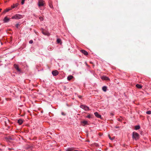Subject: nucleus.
Here are the masks:
<instances>
[{"label":"nucleus","mask_w":151,"mask_h":151,"mask_svg":"<svg viewBox=\"0 0 151 151\" xmlns=\"http://www.w3.org/2000/svg\"><path fill=\"white\" fill-rule=\"evenodd\" d=\"M132 134V137L133 139H134L135 140H137L139 138V135L137 133L135 132H133Z\"/></svg>","instance_id":"obj_1"},{"label":"nucleus","mask_w":151,"mask_h":151,"mask_svg":"<svg viewBox=\"0 0 151 151\" xmlns=\"http://www.w3.org/2000/svg\"><path fill=\"white\" fill-rule=\"evenodd\" d=\"M22 18V16L20 14H17L12 17V19H19Z\"/></svg>","instance_id":"obj_2"},{"label":"nucleus","mask_w":151,"mask_h":151,"mask_svg":"<svg viewBox=\"0 0 151 151\" xmlns=\"http://www.w3.org/2000/svg\"><path fill=\"white\" fill-rule=\"evenodd\" d=\"M45 2L44 1H39L38 3V5L39 7L44 6L45 4Z\"/></svg>","instance_id":"obj_3"},{"label":"nucleus","mask_w":151,"mask_h":151,"mask_svg":"<svg viewBox=\"0 0 151 151\" xmlns=\"http://www.w3.org/2000/svg\"><path fill=\"white\" fill-rule=\"evenodd\" d=\"M80 107L81 108L84 109L86 111H88L89 110V107L85 105H81L80 106Z\"/></svg>","instance_id":"obj_4"},{"label":"nucleus","mask_w":151,"mask_h":151,"mask_svg":"<svg viewBox=\"0 0 151 151\" xmlns=\"http://www.w3.org/2000/svg\"><path fill=\"white\" fill-rule=\"evenodd\" d=\"M52 73L54 76H56L59 73L57 70H55L52 72Z\"/></svg>","instance_id":"obj_5"},{"label":"nucleus","mask_w":151,"mask_h":151,"mask_svg":"<svg viewBox=\"0 0 151 151\" xmlns=\"http://www.w3.org/2000/svg\"><path fill=\"white\" fill-rule=\"evenodd\" d=\"M42 32L44 35H46L47 36H49L50 35V34L49 33L44 30H42Z\"/></svg>","instance_id":"obj_6"},{"label":"nucleus","mask_w":151,"mask_h":151,"mask_svg":"<svg viewBox=\"0 0 151 151\" xmlns=\"http://www.w3.org/2000/svg\"><path fill=\"white\" fill-rule=\"evenodd\" d=\"M14 67L17 70L18 72H21V70L19 68L17 65L14 64Z\"/></svg>","instance_id":"obj_7"},{"label":"nucleus","mask_w":151,"mask_h":151,"mask_svg":"<svg viewBox=\"0 0 151 151\" xmlns=\"http://www.w3.org/2000/svg\"><path fill=\"white\" fill-rule=\"evenodd\" d=\"M101 78L103 80L109 81L110 80L109 78L106 76H103Z\"/></svg>","instance_id":"obj_8"},{"label":"nucleus","mask_w":151,"mask_h":151,"mask_svg":"<svg viewBox=\"0 0 151 151\" xmlns=\"http://www.w3.org/2000/svg\"><path fill=\"white\" fill-rule=\"evenodd\" d=\"M81 52L86 55H87L88 54V52L84 50H81Z\"/></svg>","instance_id":"obj_9"},{"label":"nucleus","mask_w":151,"mask_h":151,"mask_svg":"<svg viewBox=\"0 0 151 151\" xmlns=\"http://www.w3.org/2000/svg\"><path fill=\"white\" fill-rule=\"evenodd\" d=\"M94 114L95 116H96L97 118H100L101 117V115H99L97 112H95Z\"/></svg>","instance_id":"obj_10"},{"label":"nucleus","mask_w":151,"mask_h":151,"mask_svg":"<svg viewBox=\"0 0 151 151\" xmlns=\"http://www.w3.org/2000/svg\"><path fill=\"white\" fill-rule=\"evenodd\" d=\"M11 9L10 8H8L5 9V10L3 12L4 14L6 12H9V11L11 10Z\"/></svg>","instance_id":"obj_11"},{"label":"nucleus","mask_w":151,"mask_h":151,"mask_svg":"<svg viewBox=\"0 0 151 151\" xmlns=\"http://www.w3.org/2000/svg\"><path fill=\"white\" fill-rule=\"evenodd\" d=\"M9 18H8L7 17H5L4 19V21L5 22H9Z\"/></svg>","instance_id":"obj_12"},{"label":"nucleus","mask_w":151,"mask_h":151,"mask_svg":"<svg viewBox=\"0 0 151 151\" xmlns=\"http://www.w3.org/2000/svg\"><path fill=\"white\" fill-rule=\"evenodd\" d=\"M73 76L70 75L69 76H68V77L67 78V79L68 81H70L71 79H72L73 78Z\"/></svg>","instance_id":"obj_13"},{"label":"nucleus","mask_w":151,"mask_h":151,"mask_svg":"<svg viewBox=\"0 0 151 151\" xmlns=\"http://www.w3.org/2000/svg\"><path fill=\"white\" fill-rule=\"evenodd\" d=\"M23 121L22 119H19L18 120V122L19 124H21L23 123Z\"/></svg>","instance_id":"obj_14"},{"label":"nucleus","mask_w":151,"mask_h":151,"mask_svg":"<svg viewBox=\"0 0 151 151\" xmlns=\"http://www.w3.org/2000/svg\"><path fill=\"white\" fill-rule=\"evenodd\" d=\"M107 87L106 86H104L102 88V90L104 92H106L107 90Z\"/></svg>","instance_id":"obj_15"},{"label":"nucleus","mask_w":151,"mask_h":151,"mask_svg":"<svg viewBox=\"0 0 151 151\" xmlns=\"http://www.w3.org/2000/svg\"><path fill=\"white\" fill-rule=\"evenodd\" d=\"M18 5V3H16L15 4H13V5L12 6V8H14L15 7L17 6Z\"/></svg>","instance_id":"obj_16"},{"label":"nucleus","mask_w":151,"mask_h":151,"mask_svg":"<svg viewBox=\"0 0 151 151\" xmlns=\"http://www.w3.org/2000/svg\"><path fill=\"white\" fill-rule=\"evenodd\" d=\"M136 86L137 88H142V86L141 85L137 84L136 85Z\"/></svg>","instance_id":"obj_17"},{"label":"nucleus","mask_w":151,"mask_h":151,"mask_svg":"<svg viewBox=\"0 0 151 151\" xmlns=\"http://www.w3.org/2000/svg\"><path fill=\"white\" fill-rule=\"evenodd\" d=\"M73 148H67L66 150V151H73Z\"/></svg>","instance_id":"obj_18"},{"label":"nucleus","mask_w":151,"mask_h":151,"mask_svg":"<svg viewBox=\"0 0 151 151\" xmlns=\"http://www.w3.org/2000/svg\"><path fill=\"white\" fill-rule=\"evenodd\" d=\"M140 128V126L139 125L136 126L135 127V129L136 130L139 129Z\"/></svg>","instance_id":"obj_19"},{"label":"nucleus","mask_w":151,"mask_h":151,"mask_svg":"<svg viewBox=\"0 0 151 151\" xmlns=\"http://www.w3.org/2000/svg\"><path fill=\"white\" fill-rule=\"evenodd\" d=\"M57 41L58 43H60L61 42V40L59 39H58Z\"/></svg>","instance_id":"obj_20"},{"label":"nucleus","mask_w":151,"mask_h":151,"mask_svg":"<svg viewBox=\"0 0 151 151\" xmlns=\"http://www.w3.org/2000/svg\"><path fill=\"white\" fill-rule=\"evenodd\" d=\"M82 122L83 124H84L85 125L87 124V123H88V122L86 121H83Z\"/></svg>","instance_id":"obj_21"},{"label":"nucleus","mask_w":151,"mask_h":151,"mask_svg":"<svg viewBox=\"0 0 151 151\" xmlns=\"http://www.w3.org/2000/svg\"><path fill=\"white\" fill-rule=\"evenodd\" d=\"M146 113L147 114H151V111H148L146 112Z\"/></svg>","instance_id":"obj_22"},{"label":"nucleus","mask_w":151,"mask_h":151,"mask_svg":"<svg viewBox=\"0 0 151 151\" xmlns=\"http://www.w3.org/2000/svg\"><path fill=\"white\" fill-rule=\"evenodd\" d=\"M92 116V115H91L90 114H89L88 115L87 117L89 118H91V116Z\"/></svg>","instance_id":"obj_23"},{"label":"nucleus","mask_w":151,"mask_h":151,"mask_svg":"<svg viewBox=\"0 0 151 151\" xmlns=\"http://www.w3.org/2000/svg\"><path fill=\"white\" fill-rule=\"evenodd\" d=\"M20 24H17L16 25V27L17 28H18V27L20 26Z\"/></svg>","instance_id":"obj_24"},{"label":"nucleus","mask_w":151,"mask_h":151,"mask_svg":"<svg viewBox=\"0 0 151 151\" xmlns=\"http://www.w3.org/2000/svg\"><path fill=\"white\" fill-rule=\"evenodd\" d=\"M33 42V41L32 40H30L29 41V43H30V44H32V43Z\"/></svg>","instance_id":"obj_25"},{"label":"nucleus","mask_w":151,"mask_h":151,"mask_svg":"<svg viewBox=\"0 0 151 151\" xmlns=\"http://www.w3.org/2000/svg\"><path fill=\"white\" fill-rule=\"evenodd\" d=\"M39 19L41 21L43 19L42 17H40L39 18Z\"/></svg>","instance_id":"obj_26"},{"label":"nucleus","mask_w":151,"mask_h":151,"mask_svg":"<svg viewBox=\"0 0 151 151\" xmlns=\"http://www.w3.org/2000/svg\"><path fill=\"white\" fill-rule=\"evenodd\" d=\"M24 1H22V2H21L22 4L23 5L24 4Z\"/></svg>","instance_id":"obj_27"},{"label":"nucleus","mask_w":151,"mask_h":151,"mask_svg":"<svg viewBox=\"0 0 151 151\" xmlns=\"http://www.w3.org/2000/svg\"><path fill=\"white\" fill-rule=\"evenodd\" d=\"M61 114L63 115H64V116H65V114L64 113V112H62V113H61Z\"/></svg>","instance_id":"obj_28"},{"label":"nucleus","mask_w":151,"mask_h":151,"mask_svg":"<svg viewBox=\"0 0 151 151\" xmlns=\"http://www.w3.org/2000/svg\"><path fill=\"white\" fill-rule=\"evenodd\" d=\"M78 97L79 98L81 99V98H82V96H78Z\"/></svg>","instance_id":"obj_29"},{"label":"nucleus","mask_w":151,"mask_h":151,"mask_svg":"<svg viewBox=\"0 0 151 151\" xmlns=\"http://www.w3.org/2000/svg\"><path fill=\"white\" fill-rule=\"evenodd\" d=\"M109 139H111V137H110V135L109 134Z\"/></svg>","instance_id":"obj_30"},{"label":"nucleus","mask_w":151,"mask_h":151,"mask_svg":"<svg viewBox=\"0 0 151 151\" xmlns=\"http://www.w3.org/2000/svg\"><path fill=\"white\" fill-rule=\"evenodd\" d=\"M110 114H111V115H112V116L114 115V114L113 113H111Z\"/></svg>","instance_id":"obj_31"},{"label":"nucleus","mask_w":151,"mask_h":151,"mask_svg":"<svg viewBox=\"0 0 151 151\" xmlns=\"http://www.w3.org/2000/svg\"><path fill=\"white\" fill-rule=\"evenodd\" d=\"M114 139V137H113L112 138H111V140H113Z\"/></svg>","instance_id":"obj_32"},{"label":"nucleus","mask_w":151,"mask_h":151,"mask_svg":"<svg viewBox=\"0 0 151 151\" xmlns=\"http://www.w3.org/2000/svg\"><path fill=\"white\" fill-rule=\"evenodd\" d=\"M115 127L116 128H119V127H118V126H116V127Z\"/></svg>","instance_id":"obj_33"},{"label":"nucleus","mask_w":151,"mask_h":151,"mask_svg":"<svg viewBox=\"0 0 151 151\" xmlns=\"http://www.w3.org/2000/svg\"><path fill=\"white\" fill-rule=\"evenodd\" d=\"M50 6L51 8H52L53 7V6H50Z\"/></svg>","instance_id":"obj_34"},{"label":"nucleus","mask_w":151,"mask_h":151,"mask_svg":"<svg viewBox=\"0 0 151 151\" xmlns=\"http://www.w3.org/2000/svg\"><path fill=\"white\" fill-rule=\"evenodd\" d=\"M9 139H11V140H12V138H11V137H9Z\"/></svg>","instance_id":"obj_35"},{"label":"nucleus","mask_w":151,"mask_h":151,"mask_svg":"<svg viewBox=\"0 0 151 151\" xmlns=\"http://www.w3.org/2000/svg\"><path fill=\"white\" fill-rule=\"evenodd\" d=\"M1 10H2V9H0V12H1Z\"/></svg>","instance_id":"obj_36"},{"label":"nucleus","mask_w":151,"mask_h":151,"mask_svg":"<svg viewBox=\"0 0 151 151\" xmlns=\"http://www.w3.org/2000/svg\"><path fill=\"white\" fill-rule=\"evenodd\" d=\"M118 119V121H120V119Z\"/></svg>","instance_id":"obj_37"},{"label":"nucleus","mask_w":151,"mask_h":151,"mask_svg":"<svg viewBox=\"0 0 151 151\" xmlns=\"http://www.w3.org/2000/svg\"><path fill=\"white\" fill-rule=\"evenodd\" d=\"M73 151H78L77 150H75Z\"/></svg>","instance_id":"obj_38"},{"label":"nucleus","mask_w":151,"mask_h":151,"mask_svg":"<svg viewBox=\"0 0 151 151\" xmlns=\"http://www.w3.org/2000/svg\"><path fill=\"white\" fill-rule=\"evenodd\" d=\"M21 116H24V115H21Z\"/></svg>","instance_id":"obj_39"},{"label":"nucleus","mask_w":151,"mask_h":151,"mask_svg":"<svg viewBox=\"0 0 151 151\" xmlns=\"http://www.w3.org/2000/svg\"><path fill=\"white\" fill-rule=\"evenodd\" d=\"M1 4V3H0V4Z\"/></svg>","instance_id":"obj_40"}]
</instances>
